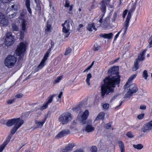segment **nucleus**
I'll list each match as a JSON object with an SVG mask.
<instances>
[{"mask_svg": "<svg viewBox=\"0 0 152 152\" xmlns=\"http://www.w3.org/2000/svg\"><path fill=\"white\" fill-rule=\"evenodd\" d=\"M128 10H125L123 12L122 15V17L123 18H124L125 17L126 15Z\"/></svg>", "mask_w": 152, "mask_h": 152, "instance_id": "obj_56", "label": "nucleus"}, {"mask_svg": "<svg viewBox=\"0 0 152 152\" xmlns=\"http://www.w3.org/2000/svg\"><path fill=\"white\" fill-rule=\"evenodd\" d=\"M70 131L68 129H64L56 135L55 138L59 139L70 134Z\"/></svg>", "mask_w": 152, "mask_h": 152, "instance_id": "obj_12", "label": "nucleus"}, {"mask_svg": "<svg viewBox=\"0 0 152 152\" xmlns=\"http://www.w3.org/2000/svg\"><path fill=\"white\" fill-rule=\"evenodd\" d=\"M73 152H83V150L80 149H77Z\"/></svg>", "mask_w": 152, "mask_h": 152, "instance_id": "obj_64", "label": "nucleus"}, {"mask_svg": "<svg viewBox=\"0 0 152 152\" xmlns=\"http://www.w3.org/2000/svg\"><path fill=\"white\" fill-rule=\"evenodd\" d=\"M112 124V122H109L106 124L105 126V128L107 129H109L111 127Z\"/></svg>", "mask_w": 152, "mask_h": 152, "instance_id": "obj_45", "label": "nucleus"}, {"mask_svg": "<svg viewBox=\"0 0 152 152\" xmlns=\"http://www.w3.org/2000/svg\"><path fill=\"white\" fill-rule=\"evenodd\" d=\"M109 20L108 18H106L103 21V23L102 24V27L104 28H107L108 27Z\"/></svg>", "mask_w": 152, "mask_h": 152, "instance_id": "obj_23", "label": "nucleus"}, {"mask_svg": "<svg viewBox=\"0 0 152 152\" xmlns=\"http://www.w3.org/2000/svg\"><path fill=\"white\" fill-rule=\"evenodd\" d=\"M116 77H106L103 80L104 83L102 84L101 87V96L104 98L106 94H108L110 92H113L114 89L113 88L115 87V85L118 84L120 81L121 77H117L114 78Z\"/></svg>", "mask_w": 152, "mask_h": 152, "instance_id": "obj_1", "label": "nucleus"}, {"mask_svg": "<svg viewBox=\"0 0 152 152\" xmlns=\"http://www.w3.org/2000/svg\"><path fill=\"white\" fill-rule=\"evenodd\" d=\"M15 100V99H12L9 100L7 101V103L8 104H12L13 103Z\"/></svg>", "mask_w": 152, "mask_h": 152, "instance_id": "obj_53", "label": "nucleus"}, {"mask_svg": "<svg viewBox=\"0 0 152 152\" xmlns=\"http://www.w3.org/2000/svg\"><path fill=\"white\" fill-rule=\"evenodd\" d=\"M92 28L95 31L97 30V29L95 27L94 23H91L88 24V26L87 27V29L89 31H92Z\"/></svg>", "mask_w": 152, "mask_h": 152, "instance_id": "obj_24", "label": "nucleus"}, {"mask_svg": "<svg viewBox=\"0 0 152 152\" xmlns=\"http://www.w3.org/2000/svg\"><path fill=\"white\" fill-rule=\"evenodd\" d=\"M87 78L86 80V81L88 85H90V79L92 77H87Z\"/></svg>", "mask_w": 152, "mask_h": 152, "instance_id": "obj_49", "label": "nucleus"}, {"mask_svg": "<svg viewBox=\"0 0 152 152\" xmlns=\"http://www.w3.org/2000/svg\"><path fill=\"white\" fill-rule=\"evenodd\" d=\"M88 115L89 111L88 110H86L80 117V118H79L80 121L83 125L86 123V120L88 117Z\"/></svg>", "mask_w": 152, "mask_h": 152, "instance_id": "obj_11", "label": "nucleus"}, {"mask_svg": "<svg viewBox=\"0 0 152 152\" xmlns=\"http://www.w3.org/2000/svg\"><path fill=\"white\" fill-rule=\"evenodd\" d=\"M49 104H47V102L44 104V105L42 107V109H45L47 107Z\"/></svg>", "mask_w": 152, "mask_h": 152, "instance_id": "obj_59", "label": "nucleus"}, {"mask_svg": "<svg viewBox=\"0 0 152 152\" xmlns=\"http://www.w3.org/2000/svg\"><path fill=\"white\" fill-rule=\"evenodd\" d=\"M83 105V102H81L80 104L77 105L76 107L72 108V110L73 111H74L75 112L78 113L79 112V114L77 116V118H79V117H80V116H79V115L80 114V113L81 111V107Z\"/></svg>", "mask_w": 152, "mask_h": 152, "instance_id": "obj_17", "label": "nucleus"}, {"mask_svg": "<svg viewBox=\"0 0 152 152\" xmlns=\"http://www.w3.org/2000/svg\"><path fill=\"white\" fill-rule=\"evenodd\" d=\"M136 77H130L128 79L126 83V85L127 84H129L131 83L132 82V80L135 78Z\"/></svg>", "mask_w": 152, "mask_h": 152, "instance_id": "obj_38", "label": "nucleus"}, {"mask_svg": "<svg viewBox=\"0 0 152 152\" xmlns=\"http://www.w3.org/2000/svg\"><path fill=\"white\" fill-rule=\"evenodd\" d=\"M140 108L141 110H145L146 109V106L144 105H141Z\"/></svg>", "mask_w": 152, "mask_h": 152, "instance_id": "obj_60", "label": "nucleus"}, {"mask_svg": "<svg viewBox=\"0 0 152 152\" xmlns=\"http://www.w3.org/2000/svg\"><path fill=\"white\" fill-rule=\"evenodd\" d=\"M147 51V49H146L142 50L140 54L138 55L137 58V60H138V61H143L145 58V56Z\"/></svg>", "mask_w": 152, "mask_h": 152, "instance_id": "obj_15", "label": "nucleus"}, {"mask_svg": "<svg viewBox=\"0 0 152 152\" xmlns=\"http://www.w3.org/2000/svg\"><path fill=\"white\" fill-rule=\"evenodd\" d=\"M75 146V144L74 143L69 144L63 149L62 152H69L72 150Z\"/></svg>", "mask_w": 152, "mask_h": 152, "instance_id": "obj_16", "label": "nucleus"}, {"mask_svg": "<svg viewBox=\"0 0 152 152\" xmlns=\"http://www.w3.org/2000/svg\"><path fill=\"white\" fill-rule=\"evenodd\" d=\"M113 36V34L112 33H110L109 34H99L100 37L109 39L112 38Z\"/></svg>", "mask_w": 152, "mask_h": 152, "instance_id": "obj_20", "label": "nucleus"}, {"mask_svg": "<svg viewBox=\"0 0 152 152\" xmlns=\"http://www.w3.org/2000/svg\"><path fill=\"white\" fill-rule=\"evenodd\" d=\"M16 61L17 58L14 56L9 55L5 59L4 63L6 66L10 68L14 66Z\"/></svg>", "mask_w": 152, "mask_h": 152, "instance_id": "obj_6", "label": "nucleus"}, {"mask_svg": "<svg viewBox=\"0 0 152 152\" xmlns=\"http://www.w3.org/2000/svg\"><path fill=\"white\" fill-rule=\"evenodd\" d=\"M106 0H102L100 4V9L101 11L104 14H105L106 12Z\"/></svg>", "mask_w": 152, "mask_h": 152, "instance_id": "obj_19", "label": "nucleus"}, {"mask_svg": "<svg viewBox=\"0 0 152 152\" xmlns=\"http://www.w3.org/2000/svg\"><path fill=\"white\" fill-rule=\"evenodd\" d=\"M14 13L12 14L11 15L12 16V18H13L16 15L17 13V10H16V11H14L13 12Z\"/></svg>", "mask_w": 152, "mask_h": 152, "instance_id": "obj_62", "label": "nucleus"}, {"mask_svg": "<svg viewBox=\"0 0 152 152\" xmlns=\"http://www.w3.org/2000/svg\"><path fill=\"white\" fill-rule=\"evenodd\" d=\"M151 129V131L152 132V120L148 122Z\"/></svg>", "mask_w": 152, "mask_h": 152, "instance_id": "obj_63", "label": "nucleus"}, {"mask_svg": "<svg viewBox=\"0 0 152 152\" xmlns=\"http://www.w3.org/2000/svg\"><path fill=\"white\" fill-rule=\"evenodd\" d=\"M149 44L148 45L147 47L148 48H151L152 46V35L150 37L149 39Z\"/></svg>", "mask_w": 152, "mask_h": 152, "instance_id": "obj_39", "label": "nucleus"}, {"mask_svg": "<svg viewBox=\"0 0 152 152\" xmlns=\"http://www.w3.org/2000/svg\"><path fill=\"white\" fill-rule=\"evenodd\" d=\"M131 17V13L130 12H128L126 20L124 23L123 27V28L119 31L115 36L114 39V41H115L116 40L123 29L124 32L123 35L126 34L129 27L130 20Z\"/></svg>", "mask_w": 152, "mask_h": 152, "instance_id": "obj_4", "label": "nucleus"}, {"mask_svg": "<svg viewBox=\"0 0 152 152\" xmlns=\"http://www.w3.org/2000/svg\"><path fill=\"white\" fill-rule=\"evenodd\" d=\"M144 115V114L142 113L138 115L137 116V118L141 120L143 118Z\"/></svg>", "mask_w": 152, "mask_h": 152, "instance_id": "obj_46", "label": "nucleus"}, {"mask_svg": "<svg viewBox=\"0 0 152 152\" xmlns=\"http://www.w3.org/2000/svg\"><path fill=\"white\" fill-rule=\"evenodd\" d=\"M102 107L104 109L107 110L109 108V104H104L103 105Z\"/></svg>", "mask_w": 152, "mask_h": 152, "instance_id": "obj_50", "label": "nucleus"}, {"mask_svg": "<svg viewBox=\"0 0 152 152\" xmlns=\"http://www.w3.org/2000/svg\"><path fill=\"white\" fill-rule=\"evenodd\" d=\"M24 123V121L21 120L19 123L15 124L11 131L10 132L12 135L14 134L18 129L20 128Z\"/></svg>", "mask_w": 152, "mask_h": 152, "instance_id": "obj_13", "label": "nucleus"}, {"mask_svg": "<svg viewBox=\"0 0 152 152\" xmlns=\"http://www.w3.org/2000/svg\"><path fill=\"white\" fill-rule=\"evenodd\" d=\"M104 14L103 13L101 16H99L98 18L99 19L98 20V19H97V17H96L94 19L95 20H97V22H99L100 23L99 24H97L96 26L97 27H99L100 26L102 27V24L103 23V22H102L103 18L104 16Z\"/></svg>", "mask_w": 152, "mask_h": 152, "instance_id": "obj_28", "label": "nucleus"}, {"mask_svg": "<svg viewBox=\"0 0 152 152\" xmlns=\"http://www.w3.org/2000/svg\"><path fill=\"white\" fill-rule=\"evenodd\" d=\"M65 3L64 5L65 7H69L70 6V1L68 0H65Z\"/></svg>", "mask_w": 152, "mask_h": 152, "instance_id": "obj_44", "label": "nucleus"}, {"mask_svg": "<svg viewBox=\"0 0 152 152\" xmlns=\"http://www.w3.org/2000/svg\"><path fill=\"white\" fill-rule=\"evenodd\" d=\"M72 51L71 48L69 47L68 48L66 49L65 53L64 55L66 56L70 53Z\"/></svg>", "mask_w": 152, "mask_h": 152, "instance_id": "obj_37", "label": "nucleus"}, {"mask_svg": "<svg viewBox=\"0 0 152 152\" xmlns=\"http://www.w3.org/2000/svg\"><path fill=\"white\" fill-rule=\"evenodd\" d=\"M105 113L103 112H100L97 116L95 119V121L100 120H103L104 118Z\"/></svg>", "mask_w": 152, "mask_h": 152, "instance_id": "obj_25", "label": "nucleus"}, {"mask_svg": "<svg viewBox=\"0 0 152 152\" xmlns=\"http://www.w3.org/2000/svg\"><path fill=\"white\" fill-rule=\"evenodd\" d=\"M26 21L24 20H23L22 22L21 26L22 29L23 31H25L26 29Z\"/></svg>", "mask_w": 152, "mask_h": 152, "instance_id": "obj_31", "label": "nucleus"}, {"mask_svg": "<svg viewBox=\"0 0 152 152\" xmlns=\"http://www.w3.org/2000/svg\"><path fill=\"white\" fill-rule=\"evenodd\" d=\"M56 96V94H53L49 96L48 98V100L46 102L47 103V104H49L51 103L53 101V97L55 96Z\"/></svg>", "mask_w": 152, "mask_h": 152, "instance_id": "obj_30", "label": "nucleus"}, {"mask_svg": "<svg viewBox=\"0 0 152 152\" xmlns=\"http://www.w3.org/2000/svg\"><path fill=\"white\" fill-rule=\"evenodd\" d=\"M94 128L91 125L87 124L86 128L85 130L88 133L91 132L94 130Z\"/></svg>", "mask_w": 152, "mask_h": 152, "instance_id": "obj_26", "label": "nucleus"}, {"mask_svg": "<svg viewBox=\"0 0 152 152\" xmlns=\"http://www.w3.org/2000/svg\"><path fill=\"white\" fill-rule=\"evenodd\" d=\"M36 124L38 126H42L44 124V121H39L36 120L35 121Z\"/></svg>", "mask_w": 152, "mask_h": 152, "instance_id": "obj_35", "label": "nucleus"}, {"mask_svg": "<svg viewBox=\"0 0 152 152\" xmlns=\"http://www.w3.org/2000/svg\"><path fill=\"white\" fill-rule=\"evenodd\" d=\"M133 146L134 148L138 150H141L143 148V146L140 144L133 145Z\"/></svg>", "mask_w": 152, "mask_h": 152, "instance_id": "obj_32", "label": "nucleus"}, {"mask_svg": "<svg viewBox=\"0 0 152 152\" xmlns=\"http://www.w3.org/2000/svg\"><path fill=\"white\" fill-rule=\"evenodd\" d=\"M110 0H106V5L108 7L110 8H113V6L110 5Z\"/></svg>", "mask_w": 152, "mask_h": 152, "instance_id": "obj_47", "label": "nucleus"}, {"mask_svg": "<svg viewBox=\"0 0 152 152\" xmlns=\"http://www.w3.org/2000/svg\"><path fill=\"white\" fill-rule=\"evenodd\" d=\"M15 36L12 35L11 32H7L5 35V43L6 45L10 46L14 43Z\"/></svg>", "mask_w": 152, "mask_h": 152, "instance_id": "obj_7", "label": "nucleus"}, {"mask_svg": "<svg viewBox=\"0 0 152 152\" xmlns=\"http://www.w3.org/2000/svg\"><path fill=\"white\" fill-rule=\"evenodd\" d=\"M12 28L13 31H18V27L14 24H13L12 25Z\"/></svg>", "mask_w": 152, "mask_h": 152, "instance_id": "obj_41", "label": "nucleus"}, {"mask_svg": "<svg viewBox=\"0 0 152 152\" xmlns=\"http://www.w3.org/2000/svg\"><path fill=\"white\" fill-rule=\"evenodd\" d=\"M11 11L14 12L17 10V8L16 6L15 5H13L11 6Z\"/></svg>", "mask_w": 152, "mask_h": 152, "instance_id": "obj_48", "label": "nucleus"}, {"mask_svg": "<svg viewBox=\"0 0 152 152\" xmlns=\"http://www.w3.org/2000/svg\"><path fill=\"white\" fill-rule=\"evenodd\" d=\"M132 96V95H131L130 93L129 92V91H128L127 93L125 95L124 97L125 98H127L130 97Z\"/></svg>", "mask_w": 152, "mask_h": 152, "instance_id": "obj_52", "label": "nucleus"}, {"mask_svg": "<svg viewBox=\"0 0 152 152\" xmlns=\"http://www.w3.org/2000/svg\"><path fill=\"white\" fill-rule=\"evenodd\" d=\"M131 86H133L132 88H129L128 91H129L131 95H132L133 94L136 93L138 91V89L136 86V84L135 83L133 84L132 85H130L129 87L131 88Z\"/></svg>", "mask_w": 152, "mask_h": 152, "instance_id": "obj_14", "label": "nucleus"}, {"mask_svg": "<svg viewBox=\"0 0 152 152\" xmlns=\"http://www.w3.org/2000/svg\"><path fill=\"white\" fill-rule=\"evenodd\" d=\"M118 144L121 152H125V146L124 142L122 141H119L118 142Z\"/></svg>", "mask_w": 152, "mask_h": 152, "instance_id": "obj_27", "label": "nucleus"}, {"mask_svg": "<svg viewBox=\"0 0 152 152\" xmlns=\"http://www.w3.org/2000/svg\"><path fill=\"white\" fill-rule=\"evenodd\" d=\"M119 67L118 66H114L110 68L107 71V73L111 75H115L116 76H120L119 75Z\"/></svg>", "mask_w": 152, "mask_h": 152, "instance_id": "obj_9", "label": "nucleus"}, {"mask_svg": "<svg viewBox=\"0 0 152 152\" xmlns=\"http://www.w3.org/2000/svg\"><path fill=\"white\" fill-rule=\"evenodd\" d=\"M91 152H97V148L96 146H92L91 148Z\"/></svg>", "mask_w": 152, "mask_h": 152, "instance_id": "obj_43", "label": "nucleus"}, {"mask_svg": "<svg viewBox=\"0 0 152 152\" xmlns=\"http://www.w3.org/2000/svg\"><path fill=\"white\" fill-rule=\"evenodd\" d=\"M24 31H21L20 32V37L21 38H23L24 37Z\"/></svg>", "mask_w": 152, "mask_h": 152, "instance_id": "obj_58", "label": "nucleus"}, {"mask_svg": "<svg viewBox=\"0 0 152 152\" xmlns=\"http://www.w3.org/2000/svg\"><path fill=\"white\" fill-rule=\"evenodd\" d=\"M59 121L63 124H66L72 119V115L70 113L64 112L59 117Z\"/></svg>", "mask_w": 152, "mask_h": 152, "instance_id": "obj_3", "label": "nucleus"}, {"mask_svg": "<svg viewBox=\"0 0 152 152\" xmlns=\"http://www.w3.org/2000/svg\"><path fill=\"white\" fill-rule=\"evenodd\" d=\"M52 29V24L50 23L48 21H47L46 28L45 29V33L46 34H48L51 31Z\"/></svg>", "mask_w": 152, "mask_h": 152, "instance_id": "obj_18", "label": "nucleus"}, {"mask_svg": "<svg viewBox=\"0 0 152 152\" xmlns=\"http://www.w3.org/2000/svg\"><path fill=\"white\" fill-rule=\"evenodd\" d=\"M8 24V20L4 16V18L0 21V25L1 26H6Z\"/></svg>", "mask_w": 152, "mask_h": 152, "instance_id": "obj_22", "label": "nucleus"}, {"mask_svg": "<svg viewBox=\"0 0 152 152\" xmlns=\"http://www.w3.org/2000/svg\"><path fill=\"white\" fill-rule=\"evenodd\" d=\"M61 25L63 27V31L65 33H69V30L66 28V27L64 26V24H62Z\"/></svg>", "mask_w": 152, "mask_h": 152, "instance_id": "obj_33", "label": "nucleus"}, {"mask_svg": "<svg viewBox=\"0 0 152 152\" xmlns=\"http://www.w3.org/2000/svg\"><path fill=\"white\" fill-rule=\"evenodd\" d=\"M142 132H143L138 137V138H141L144 136L150 130H151V129L148 123H146L143 125L141 129Z\"/></svg>", "mask_w": 152, "mask_h": 152, "instance_id": "obj_8", "label": "nucleus"}, {"mask_svg": "<svg viewBox=\"0 0 152 152\" xmlns=\"http://www.w3.org/2000/svg\"><path fill=\"white\" fill-rule=\"evenodd\" d=\"M63 77H58L54 81L53 83L55 84L59 83L62 80Z\"/></svg>", "mask_w": 152, "mask_h": 152, "instance_id": "obj_34", "label": "nucleus"}, {"mask_svg": "<svg viewBox=\"0 0 152 152\" xmlns=\"http://www.w3.org/2000/svg\"><path fill=\"white\" fill-rule=\"evenodd\" d=\"M94 61L92 62L91 64L84 70L83 72H87L92 67L94 64Z\"/></svg>", "mask_w": 152, "mask_h": 152, "instance_id": "obj_40", "label": "nucleus"}, {"mask_svg": "<svg viewBox=\"0 0 152 152\" xmlns=\"http://www.w3.org/2000/svg\"><path fill=\"white\" fill-rule=\"evenodd\" d=\"M140 125H132L131 126V127L133 128L134 129H138L140 127Z\"/></svg>", "mask_w": 152, "mask_h": 152, "instance_id": "obj_55", "label": "nucleus"}, {"mask_svg": "<svg viewBox=\"0 0 152 152\" xmlns=\"http://www.w3.org/2000/svg\"><path fill=\"white\" fill-rule=\"evenodd\" d=\"M25 5L27 10L30 14L31 15L32 14L31 9L30 8V0H25Z\"/></svg>", "mask_w": 152, "mask_h": 152, "instance_id": "obj_21", "label": "nucleus"}, {"mask_svg": "<svg viewBox=\"0 0 152 152\" xmlns=\"http://www.w3.org/2000/svg\"><path fill=\"white\" fill-rule=\"evenodd\" d=\"M26 50V45L23 42H21L19 45L18 46L17 48L15 51V53L17 56H19V60H21L24 53Z\"/></svg>", "mask_w": 152, "mask_h": 152, "instance_id": "obj_5", "label": "nucleus"}, {"mask_svg": "<svg viewBox=\"0 0 152 152\" xmlns=\"http://www.w3.org/2000/svg\"><path fill=\"white\" fill-rule=\"evenodd\" d=\"M50 45L51 47L45 54L43 58L40 63L38 66L35 69V72H37L38 71L39 69H41L45 65V61L48 59V58L50 56V53L51 51L53 48L54 46V42L52 41H51Z\"/></svg>", "mask_w": 152, "mask_h": 152, "instance_id": "obj_2", "label": "nucleus"}, {"mask_svg": "<svg viewBox=\"0 0 152 152\" xmlns=\"http://www.w3.org/2000/svg\"><path fill=\"white\" fill-rule=\"evenodd\" d=\"M21 120L20 118L9 119L7 121L6 125L7 126L10 127L15 124H18Z\"/></svg>", "mask_w": 152, "mask_h": 152, "instance_id": "obj_10", "label": "nucleus"}, {"mask_svg": "<svg viewBox=\"0 0 152 152\" xmlns=\"http://www.w3.org/2000/svg\"><path fill=\"white\" fill-rule=\"evenodd\" d=\"M138 63V60L136 59L134 61V66L132 68V70L133 71H136L138 69L139 66Z\"/></svg>", "mask_w": 152, "mask_h": 152, "instance_id": "obj_29", "label": "nucleus"}, {"mask_svg": "<svg viewBox=\"0 0 152 152\" xmlns=\"http://www.w3.org/2000/svg\"><path fill=\"white\" fill-rule=\"evenodd\" d=\"M116 18H117V13L116 12H115L113 14V18L112 19V21H113V22L115 21Z\"/></svg>", "mask_w": 152, "mask_h": 152, "instance_id": "obj_54", "label": "nucleus"}, {"mask_svg": "<svg viewBox=\"0 0 152 152\" xmlns=\"http://www.w3.org/2000/svg\"><path fill=\"white\" fill-rule=\"evenodd\" d=\"M23 96V94L21 93H20L17 94L15 97L17 98H21Z\"/></svg>", "mask_w": 152, "mask_h": 152, "instance_id": "obj_57", "label": "nucleus"}, {"mask_svg": "<svg viewBox=\"0 0 152 152\" xmlns=\"http://www.w3.org/2000/svg\"><path fill=\"white\" fill-rule=\"evenodd\" d=\"M126 135L129 138H132L134 137V135L132 134L131 131L128 132L126 133Z\"/></svg>", "mask_w": 152, "mask_h": 152, "instance_id": "obj_42", "label": "nucleus"}, {"mask_svg": "<svg viewBox=\"0 0 152 152\" xmlns=\"http://www.w3.org/2000/svg\"><path fill=\"white\" fill-rule=\"evenodd\" d=\"M101 48V47L100 45L97 44H94V46L93 49L95 51H98Z\"/></svg>", "mask_w": 152, "mask_h": 152, "instance_id": "obj_36", "label": "nucleus"}, {"mask_svg": "<svg viewBox=\"0 0 152 152\" xmlns=\"http://www.w3.org/2000/svg\"><path fill=\"white\" fill-rule=\"evenodd\" d=\"M142 76H148L147 74V71L146 70H145L143 72Z\"/></svg>", "mask_w": 152, "mask_h": 152, "instance_id": "obj_61", "label": "nucleus"}, {"mask_svg": "<svg viewBox=\"0 0 152 152\" xmlns=\"http://www.w3.org/2000/svg\"><path fill=\"white\" fill-rule=\"evenodd\" d=\"M63 24H64V26L66 27V28L69 30V24L68 23H67V20L65 21L64 23Z\"/></svg>", "mask_w": 152, "mask_h": 152, "instance_id": "obj_51", "label": "nucleus"}]
</instances>
